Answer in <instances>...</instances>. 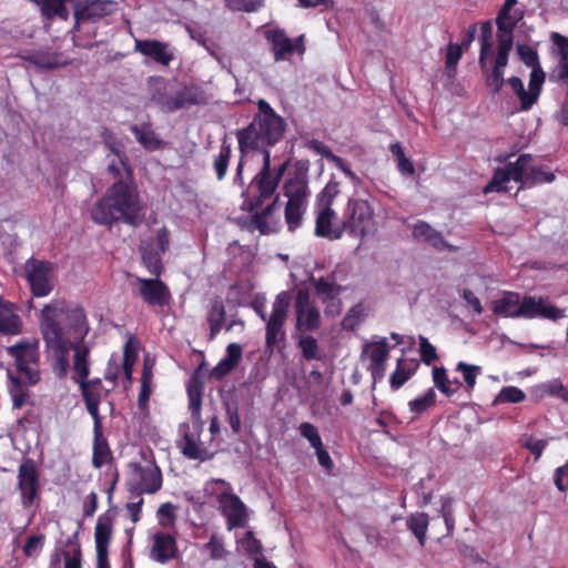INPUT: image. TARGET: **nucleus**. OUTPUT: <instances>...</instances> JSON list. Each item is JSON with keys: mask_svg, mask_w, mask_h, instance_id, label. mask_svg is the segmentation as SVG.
I'll use <instances>...</instances> for the list:
<instances>
[{"mask_svg": "<svg viewBox=\"0 0 568 568\" xmlns=\"http://www.w3.org/2000/svg\"><path fill=\"white\" fill-rule=\"evenodd\" d=\"M257 109L251 123L236 131L239 152L242 156L251 152H260L263 155L262 168L242 191V210L246 212L261 209L274 195L291 164V159H287L278 166L272 168L270 151L271 146L284 138L286 121L264 99L257 101Z\"/></svg>", "mask_w": 568, "mask_h": 568, "instance_id": "nucleus-1", "label": "nucleus"}, {"mask_svg": "<svg viewBox=\"0 0 568 568\" xmlns=\"http://www.w3.org/2000/svg\"><path fill=\"white\" fill-rule=\"evenodd\" d=\"M89 331L87 314L79 304L52 300L44 305L40 316V332L55 375H67L69 353L73 351V379H88L90 347L84 339Z\"/></svg>", "mask_w": 568, "mask_h": 568, "instance_id": "nucleus-2", "label": "nucleus"}, {"mask_svg": "<svg viewBox=\"0 0 568 568\" xmlns=\"http://www.w3.org/2000/svg\"><path fill=\"white\" fill-rule=\"evenodd\" d=\"M143 204L135 187L122 180L114 182L91 207L90 215L98 225L111 227L123 222L131 226L141 223Z\"/></svg>", "mask_w": 568, "mask_h": 568, "instance_id": "nucleus-3", "label": "nucleus"}, {"mask_svg": "<svg viewBox=\"0 0 568 568\" xmlns=\"http://www.w3.org/2000/svg\"><path fill=\"white\" fill-rule=\"evenodd\" d=\"M7 353L14 359L17 372L7 369L8 393L12 400V408L20 409L30 399V386L40 381L39 371V343L38 341L22 339L7 347Z\"/></svg>", "mask_w": 568, "mask_h": 568, "instance_id": "nucleus-4", "label": "nucleus"}, {"mask_svg": "<svg viewBox=\"0 0 568 568\" xmlns=\"http://www.w3.org/2000/svg\"><path fill=\"white\" fill-rule=\"evenodd\" d=\"M531 154L523 153L516 161L508 162L503 168L494 171L491 180L484 186L483 193L507 192L506 183L510 180L521 183L518 189L524 186H534L537 184L552 183L556 180L555 173L547 170L546 165H534Z\"/></svg>", "mask_w": 568, "mask_h": 568, "instance_id": "nucleus-5", "label": "nucleus"}, {"mask_svg": "<svg viewBox=\"0 0 568 568\" xmlns=\"http://www.w3.org/2000/svg\"><path fill=\"white\" fill-rule=\"evenodd\" d=\"M150 101L165 113H174L207 102L201 87L163 79L151 85Z\"/></svg>", "mask_w": 568, "mask_h": 568, "instance_id": "nucleus-6", "label": "nucleus"}, {"mask_svg": "<svg viewBox=\"0 0 568 568\" xmlns=\"http://www.w3.org/2000/svg\"><path fill=\"white\" fill-rule=\"evenodd\" d=\"M291 305V296L288 292L282 291L275 297L272 305V313L266 321L265 326V347L266 351L273 353L275 348L282 351L286 332L284 324L287 318L288 308Z\"/></svg>", "mask_w": 568, "mask_h": 568, "instance_id": "nucleus-7", "label": "nucleus"}, {"mask_svg": "<svg viewBox=\"0 0 568 568\" xmlns=\"http://www.w3.org/2000/svg\"><path fill=\"white\" fill-rule=\"evenodd\" d=\"M212 483L221 486L219 491H212L220 505L222 515L226 518L227 528H242L246 524L247 508L242 499L233 493L232 485L221 478H213Z\"/></svg>", "mask_w": 568, "mask_h": 568, "instance_id": "nucleus-8", "label": "nucleus"}, {"mask_svg": "<svg viewBox=\"0 0 568 568\" xmlns=\"http://www.w3.org/2000/svg\"><path fill=\"white\" fill-rule=\"evenodd\" d=\"M128 487L132 497L142 494H154L162 487V473L155 464L142 466L139 463L129 465Z\"/></svg>", "mask_w": 568, "mask_h": 568, "instance_id": "nucleus-9", "label": "nucleus"}, {"mask_svg": "<svg viewBox=\"0 0 568 568\" xmlns=\"http://www.w3.org/2000/svg\"><path fill=\"white\" fill-rule=\"evenodd\" d=\"M17 479L22 507L28 509L38 506L41 490L40 473L33 459L27 458L19 465Z\"/></svg>", "mask_w": 568, "mask_h": 568, "instance_id": "nucleus-10", "label": "nucleus"}, {"mask_svg": "<svg viewBox=\"0 0 568 568\" xmlns=\"http://www.w3.org/2000/svg\"><path fill=\"white\" fill-rule=\"evenodd\" d=\"M374 226V214L369 203L362 199H351L343 222L344 231L356 237H364Z\"/></svg>", "mask_w": 568, "mask_h": 568, "instance_id": "nucleus-11", "label": "nucleus"}, {"mask_svg": "<svg viewBox=\"0 0 568 568\" xmlns=\"http://www.w3.org/2000/svg\"><path fill=\"white\" fill-rule=\"evenodd\" d=\"M24 271L33 296L44 297L53 291L51 262L30 257L24 264Z\"/></svg>", "mask_w": 568, "mask_h": 568, "instance_id": "nucleus-12", "label": "nucleus"}, {"mask_svg": "<svg viewBox=\"0 0 568 568\" xmlns=\"http://www.w3.org/2000/svg\"><path fill=\"white\" fill-rule=\"evenodd\" d=\"M511 49L513 44H510L508 41L503 40V42H498L497 53L491 63H488L489 58H487L485 60V68L480 67L485 75L486 85L494 94L498 93L505 83L504 70L508 64Z\"/></svg>", "mask_w": 568, "mask_h": 568, "instance_id": "nucleus-13", "label": "nucleus"}, {"mask_svg": "<svg viewBox=\"0 0 568 568\" xmlns=\"http://www.w3.org/2000/svg\"><path fill=\"white\" fill-rule=\"evenodd\" d=\"M119 9L113 0H84L75 4L73 30L78 31L83 22H99L105 17L112 16Z\"/></svg>", "mask_w": 568, "mask_h": 568, "instance_id": "nucleus-14", "label": "nucleus"}, {"mask_svg": "<svg viewBox=\"0 0 568 568\" xmlns=\"http://www.w3.org/2000/svg\"><path fill=\"white\" fill-rule=\"evenodd\" d=\"M138 294L149 306L164 307L171 303L172 294L170 287L160 277L145 278L136 276L133 283Z\"/></svg>", "mask_w": 568, "mask_h": 568, "instance_id": "nucleus-15", "label": "nucleus"}, {"mask_svg": "<svg viewBox=\"0 0 568 568\" xmlns=\"http://www.w3.org/2000/svg\"><path fill=\"white\" fill-rule=\"evenodd\" d=\"M296 328L300 332H315L321 326V314L311 301L307 288H298L295 295Z\"/></svg>", "mask_w": 568, "mask_h": 568, "instance_id": "nucleus-16", "label": "nucleus"}, {"mask_svg": "<svg viewBox=\"0 0 568 568\" xmlns=\"http://www.w3.org/2000/svg\"><path fill=\"white\" fill-rule=\"evenodd\" d=\"M517 314L521 318H547L550 321H558L565 316V310L558 308L549 302L546 296H530L525 295L521 298L520 307L517 310Z\"/></svg>", "mask_w": 568, "mask_h": 568, "instance_id": "nucleus-17", "label": "nucleus"}, {"mask_svg": "<svg viewBox=\"0 0 568 568\" xmlns=\"http://www.w3.org/2000/svg\"><path fill=\"white\" fill-rule=\"evenodd\" d=\"M389 357V345L386 338L366 343L363 347L362 358L369 361L367 371L371 373L374 384L385 376L386 362Z\"/></svg>", "mask_w": 568, "mask_h": 568, "instance_id": "nucleus-18", "label": "nucleus"}, {"mask_svg": "<svg viewBox=\"0 0 568 568\" xmlns=\"http://www.w3.org/2000/svg\"><path fill=\"white\" fill-rule=\"evenodd\" d=\"M295 173L288 178L283 185V193L287 201L307 203L310 196L307 165L301 161L295 164Z\"/></svg>", "mask_w": 568, "mask_h": 568, "instance_id": "nucleus-19", "label": "nucleus"}, {"mask_svg": "<svg viewBox=\"0 0 568 568\" xmlns=\"http://www.w3.org/2000/svg\"><path fill=\"white\" fill-rule=\"evenodd\" d=\"M135 51L164 67H168L174 59L170 44L154 39L136 40Z\"/></svg>", "mask_w": 568, "mask_h": 568, "instance_id": "nucleus-20", "label": "nucleus"}, {"mask_svg": "<svg viewBox=\"0 0 568 568\" xmlns=\"http://www.w3.org/2000/svg\"><path fill=\"white\" fill-rule=\"evenodd\" d=\"M179 549L175 537L168 532L158 531L153 535L151 558L160 564H166L178 557Z\"/></svg>", "mask_w": 568, "mask_h": 568, "instance_id": "nucleus-21", "label": "nucleus"}, {"mask_svg": "<svg viewBox=\"0 0 568 568\" xmlns=\"http://www.w3.org/2000/svg\"><path fill=\"white\" fill-rule=\"evenodd\" d=\"M113 462V454L103 435L102 420L93 422L92 466L97 469Z\"/></svg>", "mask_w": 568, "mask_h": 568, "instance_id": "nucleus-22", "label": "nucleus"}, {"mask_svg": "<svg viewBox=\"0 0 568 568\" xmlns=\"http://www.w3.org/2000/svg\"><path fill=\"white\" fill-rule=\"evenodd\" d=\"M335 219L336 213L332 207L316 210L314 234L317 237L339 240L344 234V227L343 225L333 226V222Z\"/></svg>", "mask_w": 568, "mask_h": 568, "instance_id": "nucleus-23", "label": "nucleus"}, {"mask_svg": "<svg viewBox=\"0 0 568 568\" xmlns=\"http://www.w3.org/2000/svg\"><path fill=\"white\" fill-rule=\"evenodd\" d=\"M78 383L81 388V394L85 403L87 410L92 416L93 422L102 420L99 412L102 389L101 379H83Z\"/></svg>", "mask_w": 568, "mask_h": 568, "instance_id": "nucleus-24", "label": "nucleus"}, {"mask_svg": "<svg viewBox=\"0 0 568 568\" xmlns=\"http://www.w3.org/2000/svg\"><path fill=\"white\" fill-rule=\"evenodd\" d=\"M414 239L416 240H423L424 242L428 243L432 247H434L437 251H454L455 247H453L448 242H446L442 235V233L434 227H432L427 222L425 221H418L413 226L412 232Z\"/></svg>", "mask_w": 568, "mask_h": 568, "instance_id": "nucleus-25", "label": "nucleus"}, {"mask_svg": "<svg viewBox=\"0 0 568 568\" xmlns=\"http://www.w3.org/2000/svg\"><path fill=\"white\" fill-rule=\"evenodd\" d=\"M266 40L272 44V52L276 62L284 60L287 55L295 52L293 41L280 28L271 29L265 32Z\"/></svg>", "mask_w": 568, "mask_h": 568, "instance_id": "nucleus-26", "label": "nucleus"}, {"mask_svg": "<svg viewBox=\"0 0 568 568\" xmlns=\"http://www.w3.org/2000/svg\"><path fill=\"white\" fill-rule=\"evenodd\" d=\"M181 450L186 458L193 460L206 462L213 457V454L210 453L200 440V433L193 434L186 432L183 435V445L181 446Z\"/></svg>", "mask_w": 568, "mask_h": 568, "instance_id": "nucleus-27", "label": "nucleus"}, {"mask_svg": "<svg viewBox=\"0 0 568 568\" xmlns=\"http://www.w3.org/2000/svg\"><path fill=\"white\" fill-rule=\"evenodd\" d=\"M518 0H505L503 7L496 17L497 24V42L503 40L514 43V22H507V18L511 16V9L517 4Z\"/></svg>", "mask_w": 568, "mask_h": 568, "instance_id": "nucleus-28", "label": "nucleus"}, {"mask_svg": "<svg viewBox=\"0 0 568 568\" xmlns=\"http://www.w3.org/2000/svg\"><path fill=\"white\" fill-rule=\"evenodd\" d=\"M521 298L519 293L504 292L503 296L493 302L491 310L494 314L504 317H520L517 310L520 307Z\"/></svg>", "mask_w": 568, "mask_h": 568, "instance_id": "nucleus-29", "label": "nucleus"}, {"mask_svg": "<svg viewBox=\"0 0 568 568\" xmlns=\"http://www.w3.org/2000/svg\"><path fill=\"white\" fill-rule=\"evenodd\" d=\"M416 359L398 358L395 371L389 376V385L393 389H399L418 369Z\"/></svg>", "mask_w": 568, "mask_h": 568, "instance_id": "nucleus-30", "label": "nucleus"}, {"mask_svg": "<svg viewBox=\"0 0 568 568\" xmlns=\"http://www.w3.org/2000/svg\"><path fill=\"white\" fill-rule=\"evenodd\" d=\"M140 253L142 263L148 272L153 276L160 277L164 272L163 253L159 252L152 243H142L140 245Z\"/></svg>", "mask_w": 568, "mask_h": 568, "instance_id": "nucleus-31", "label": "nucleus"}, {"mask_svg": "<svg viewBox=\"0 0 568 568\" xmlns=\"http://www.w3.org/2000/svg\"><path fill=\"white\" fill-rule=\"evenodd\" d=\"M22 320L14 312V304L8 303L0 307V334L18 335L22 332Z\"/></svg>", "mask_w": 568, "mask_h": 568, "instance_id": "nucleus-32", "label": "nucleus"}, {"mask_svg": "<svg viewBox=\"0 0 568 568\" xmlns=\"http://www.w3.org/2000/svg\"><path fill=\"white\" fill-rule=\"evenodd\" d=\"M112 537V521L108 516H100L98 518L94 539L97 554H108V547Z\"/></svg>", "mask_w": 568, "mask_h": 568, "instance_id": "nucleus-33", "label": "nucleus"}, {"mask_svg": "<svg viewBox=\"0 0 568 568\" xmlns=\"http://www.w3.org/2000/svg\"><path fill=\"white\" fill-rule=\"evenodd\" d=\"M65 549L62 551L64 559L63 568H82V550L78 532L70 536L64 542Z\"/></svg>", "mask_w": 568, "mask_h": 568, "instance_id": "nucleus-34", "label": "nucleus"}, {"mask_svg": "<svg viewBox=\"0 0 568 568\" xmlns=\"http://www.w3.org/2000/svg\"><path fill=\"white\" fill-rule=\"evenodd\" d=\"M40 6L41 14L48 20L58 17L67 21L69 19V10L65 7L68 0H31Z\"/></svg>", "mask_w": 568, "mask_h": 568, "instance_id": "nucleus-35", "label": "nucleus"}, {"mask_svg": "<svg viewBox=\"0 0 568 568\" xmlns=\"http://www.w3.org/2000/svg\"><path fill=\"white\" fill-rule=\"evenodd\" d=\"M204 384L196 376H193L187 384L189 409L193 418L201 416L202 396Z\"/></svg>", "mask_w": 568, "mask_h": 568, "instance_id": "nucleus-36", "label": "nucleus"}, {"mask_svg": "<svg viewBox=\"0 0 568 568\" xmlns=\"http://www.w3.org/2000/svg\"><path fill=\"white\" fill-rule=\"evenodd\" d=\"M130 131L135 136L136 141L146 150H158L161 145V140L158 139L154 131L151 129L150 123H143L141 126L132 125Z\"/></svg>", "mask_w": 568, "mask_h": 568, "instance_id": "nucleus-37", "label": "nucleus"}, {"mask_svg": "<svg viewBox=\"0 0 568 568\" xmlns=\"http://www.w3.org/2000/svg\"><path fill=\"white\" fill-rule=\"evenodd\" d=\"M225 307L220 298L212 302L211 308L207 314V322L210 324V339H214L221 332L225 322Z\"/></svg>", "mask_w": 568, "mask_h": 568, "instance_id": "nucleus-38", "label": "nucleus"}, {"mask_svg": "<svg viewBox=\"0 0 568 568\" xmlns=\"http://www.w3.org/2000/svg\"><path fill=\"white\" fill-rule=\"evenodd\" d=\"M550 40L559 55L558 79L568 78V38L558 32H551Z\"/></svg>", "mask_w": 568, "mask_h": 568, "instance_id": "nucleus-39", "label": "nucleus"}, {"mask_svg": "<svg viewBox=\"0 0 568 568\" xmlns=\"http://www.w3.org/2000/svg\"><path fill=\"white\" fill-rule=\"evenodd\" d=\"M306 204L303 202L287 201L285 205L284 216L290 232L297 230L303 221L306 211Z\"/></svg>", "mask_w": 568, "mask_h": 568, "instance_id": "nucleus-40", "label": "nucleus"}, {"mask_svg": "<svg viewBox=\"0 0 568 568\" xmlns=\"http://www.w3.org/2000/svg\"><path fill=\"white\" fill-rule=\"evenodd\" d=\"M429 525V517L426 513L410 515L407 519V528L414 534L422 547L426 542V532Z\"/></svg>", "mask_w": 568, "mask_h": 568, "instance_id": "nucleus-41", "label": "nucleus"}, {"mask_svg": "<svg viewBox=\"0 0 568 568\" xmlns=\"http://www.w3.org/2000/svg\"><path fill=\"white\" fill-rule=\"evenodd\" d=\"M479 65L485 68V60L493 57V24L487 20L480 26Z\"/></svg>", "mask_w": 568, "mask_h": 568, "instance_id": "nucleus-42", "label": "nucleus"}, {"mask_svg": "<svg viewBox=\"0 0 568 568\" xmlns=\"http://www.w3.org/2000/svg\"><path fill=\"white\" fill-rule=\"evenodd\" d=\"M231 155V144L224 140L220 146L219 153L214 156L213 160V168L215 171L216 179L219 181H222L226 176Z\"/></svg>", "mask_w": 568, "mask_h": 568, "instance_id": "nucleus-43", "label": "nucleus"}, {"mask_svg": "<svg viewBox=\"0 0 568 568\" xmlns=\"http://www.w3.org/2000/svg\"><path fill=\"white\" fill-rule=\"evenodd\" d=\"M389 151L397 162V169L403 175L413 176L415 174V166L410 159L404 152L399 142L392 143Z\"/></svg>", "mask_w": 568, "mask_h": 568, "instance_id": "nucleus-44", "label": "nucleus"}, {"mask_svg": "<svg viewBox=\"0 0 568 568\" xmlns=\"http://www.w3.org/2000/svg\"><path fill=\"white\" fill-rule=\"evenodd\" d=\"M152 368L148 366L146 362L143 365L141 375V387L138 397V405L140 409L148 407V403L152 393Z\"/></svg>", "mask_w": 568, "mask_h": 568, "instance_id": "nucleus-45", "label": "nucleus"}, {"mask_svg": "<svg viewBox=\"0 0 568 568\" xmlns=\"http://www.w3.org/2000/svg\"><path fill=\"white\" fill-rule=\"evenodd\" d=\"M297 346L302 352V356L305 361H321L322 355L320 353V346L317 339L312 335H302L298 338Z\"/></svg>", "mask_w": 568, "mask_h": 568, "instance_id": "nucleus-46", "label": "nucleus"}, {"mask_svg": "<svg viewBox=\"0 0 568 568\" xmlns=\"http://www.w3.org/2000/svg\"><path fill=\"white\" fill-rule=\"evenodd\" d=\"M436 397L434 388H428L425 394L408 402L409 410L415 415H420L436 405Z\"/></svg>", "mask_w": 568, "mask_h": 568, "instance_id": "nucleus-47", "label": "nucleus"}, {"mask_svg": "<svg viewBox=\"0 0 568 568\" xmlns=\"http://www.w3.org/2000/svg\"><path fill=\"white\" fill-rule=\"evenodd\" d=\"M545 79H546V74H545L541 65L531 69L530 77H529L528 92H529V97H530V103H532V105L537 102V100L540 95Z\"/></svg>", "mask_w": 568, "mask_h": 568, "instance_id": "nucleus-48", "label": "nucleus"}, {"mask_svg": "<svg viewBox=\"0 0 568 568\" xmlns=\"http://www.w3.org/2000/svg\"><path fill=\"white\" fill-rule=\"evenodd\" d=\"M432 375L434 385L439 392L448 397L456 393V388L452 387V381L448 378L445 367H433Z\"/></svg>", "mask_w": 568, "mask_h": 568, "instance_id": "nucleus-49", "label": "nucleus"}, {"mask_svg": "<svg viewBox=\"0 0 568 568\" xmlns=\"http://www.w3.org/2000/svg\"><path fill=\"white\" fill-rule=\"evenodd\" d=\"M456 371L463 374L464 382L468 392H471L476 385L477 376L481 373V367L465 362L456 365Z\"/></svg>", "mask_w": 568, "mask_h": 568, "instance_id": "nucleus-50", "label": "nucleus"}, {"mask_svg": "<svg viewBox=\"0 0 568 568\" xmlns=\"http://www.w3.org/2000/svg\"><path fill=\"white\" fill-rule=\"evenodd\" d=\"M338 194V183L329 182L325 187L317 194L315 207L322 210L325 207H332L335 196Z\"/></svg>", "mask_w": 568, "mask_h": 568, "instance_id": "nucleus-51", "label": "nucleus"}, {"mask_svg": "<svg viewBox=\"0 0 568 568\" xmlns=\"http://www.w3.org/2000/svg\"><path fill=\"white\" fill-rule=\"evenodd\" d=\"M418 352L420 356V361L425 365H430L435 361L438 359V354L436 347L428 341L427 337L419 335L418 336Z\"/></svg>", "mask_w": 568, "mask_h": 568, "instance_id": "nucleus-52", "label": "nucleus"}, {"mask_svg": "<svg viewBox=\"0 0 568 568\" xmlns=\"http://www.w3.org/2000/svg\"><path fill=\"white\" fill-rule=\"evenodd\" d=\"M507 83L520 100L521 109L529 110L532 103H530L529 92L525 90L521 79L514 75L507 80Z\"/></svg>", "mask_w": 568, "mask_h": 568, "instance_id": "nucleus-53", "label": "nucleus"}, {"mask_svg": "<svg viewBox=\"0 0 568 568\" xmlns=\"http://www.w3.org/2000/svg\"><path fill=\"white\" fill-rule=\"evenodd\" d=\"M232 11L255 12L264 7V0H224Z\"/></svg>", "mask_w": 568, "mask_h": 568, "instance_id": "nucleus-54", "label": "nucleus"}, {"mask_svg": "<svg viewBox=\"0 0 568 568\" xmlns=\"http://www.w3.org/2000/svg\"><path fill=\"white\" fill-rule=\"evenodd\" d=\"M453 501L454 499L448 496L440 498V515L445 521L447 534H453L455 528Z\"/></svg>", "mask_w": 568, "mask_h": 568, "instance_id": "nucleus-55", "label": "nucleus"}, {"mask_svg": "<svg viewBox=\"0 0 568 568\" xmlns=\"http://www.w3.org/2000/svg\"><path fill=\"white\" fill-rule=\"evenodd\" d=\"M300 434L308 440L310 445L315 449L323 445L322 437L317 428L308 422H304L298 426Z\"/></svg>", "mask_w": 568, "mask_h": 568, "instance_id": "nucleus-56", "label": "nucleus"}, {"mask_svg": "<svg viewBox=\"0 0 568 568\" xmlns=\"http://www.w3.org/2000/svg\"><path fill=\"white\" fill-rule=\"evenodd\" d=\"M300 434L308 440L310 445L315 449L323 445L322 437L317 428L308 422H304L298 426Z\"/></svg>", "mask_w": 568, "mask_h": 568, "instance_id": "nucleus-57", "label": "nucleus"}, {"mask_svg": "<svg viewBox=\"0 0 568 568\" xmlns=\"http://www.w3.org/2000/svg\"><path fill=\"white\" fill-rule=\"evenodd\" d=\"M518 55L523 63L528 68L540 67L539 55L536 50L527 44H519L517 48Z\"/></svg>", "mask_w": 568, "mask_h": 568, "instance_id": "nucleus-58", "label": "nucleus"}, {"mask_svg": "<svg viewBox=\"0 0 568 568\" xmlns=\"http://www.w3.org/2000/svg\"><path fill=\"white\" fill-rule=\"evenodd\" d=\"M526 398V394L516 386L503 387L497 396L500 403H520Z\"/></svg>", "mask_w": 568, "mask_h": 568, "instance_id": "nucleus-59", "label": "nucleus"}, {"mask_svg": "<svg viewBox=\"0 0 568 568\" xmlns=\"http://www.w3.org/2000/svg\"><path fill=\"white\" fill-rule=\"evenodd\" d=\"M204 548L209 550L210 557L214 560L222 559L226 555L222 538L215 534L210 537V540L204 545Z\"/></svg>", "mask_w": 568, "mask_h": 568, "instance_id": "nucleus-60", "label": "nucleus"}, {"mask_svg": "<svg viewBox=\"0 0 568 568\" xmlns=\"http://www.w3.org/2000/svg\"><path fill=\"white\" fill-rule=\"evenodd\" d=\"M463 47L458 45V43H449L447 45V52H446V59L445 64L446 69L448 70H455L456 65L458 64L459 60L463 55Z\"/></svg>", "mask_w": 568, "mask_h": 568, "instance_id": "nucleus-61", "label": "nucleus"}, {"mask_svg": "<svg viewBox=\"0 0 568 568\" xmlns=\"http://www.w3.org/2000/svg\"><path fill=\"white\" fill-rule=\"evenodd\" d=\"M158 515L160 525L169 527L175 521V506L171 503H164L159 507Z\"/></svg>", "mask_w": 568, "mask_h": 568, "instance_id": "nucleus-62", "label": "nucleus"}, {"mask_svg": "<svg viewBox=\"0 0 568 568\" xmlns=\"http://www.w3.org/2000/svg\"><path fill=\"white\" fill-rule=\"evenodd\" d=\"M258 209L254 210L253 212H250L251 219H250V227L252 230H257L261 234H268L270 227L267 225V217L263 215L261 211H257Z\"/></svg>", "mask_w": 568, "mask_h": 568, "instance_id": "nucleus-63", "label": "nucleus"}, {"mask_svg": "<svg viewBox=\"0 0 568 568\" xmlns=\"http://www.w3.org/2000/svg\"><path fill=\"white\" fill-rule=\"evenodd\" d=\"M521 446L527 448L535 456V460H538L547 446V440L536 439L529 436L523 442Z\"/></svg>", "mask_w": 568, "mask_h": 568, "instance_id": "nucleus-64", "label": "nucleus"}]
</instances>
